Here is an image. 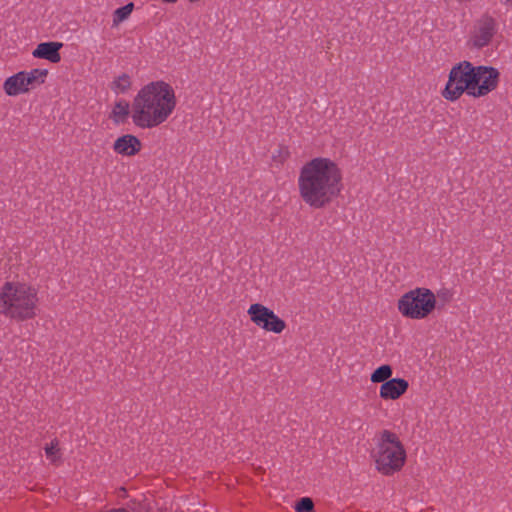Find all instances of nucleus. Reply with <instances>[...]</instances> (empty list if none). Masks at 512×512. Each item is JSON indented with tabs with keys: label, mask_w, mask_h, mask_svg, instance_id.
<instances>
[{
	"label": "nucleus",
	"mask_w": 512,
	"mask_h": 512,
	"mask_svg": "<svg viewBox=\"0 0 512 512\" xmlns=\"http://www.w3.org/2000/svg\"><path fill=\"white\" fill-rule=\"evenodd\" d=\"M503 2H505L506 4H509L512 6V0H502Z\"/></svg>",
	"instance_id": "nucleus-21"
},
{
	"label": "nucleus",
	"mask_w": 512,
	"mask_h": 512,
	"mask_svg": "<svg viewBox=\"0 0 512 512\" xmlns=\"http://www.w3.org/2000/svg\"><path fill=\"white\" fill-rule=\"evenodd\" d=\"M62 46L63 44L60 42H43L37 45L32 55L35 58L46 59L52 63H57L61 59L59 50Z\"/></svg>",
	"instance_id": "nucleus-12"
},
{
	"label": "nucleus",
	"mask_w": 512,
	"mask_h": 512,
	"mask_svg": "<svg viewBox=\"0 0 512 512\" xmlns=\"http://www.w3.org/2000/svg\"><path fill=\"white\" fill-rule=\"evenodd\" d=\"M142 143L138 137L132 134H125L118 137L113 143V150L116 154L124 157H132L140 152Z\"/></svg>",
	"instance_id": "nucleus-9"
},
{
	"label": "nucleus",
	"mask_w": 512,
	"mask_h": 512,
	"mask_svg": "<svg viewBox=\"0 0 512 512\" xmlns=\"http://www.w3.org/2000/svg\"><path fill=\"white\" fill-rule=\"evenodd\" d=\"M494 34V21L486 18L480 21L473 31L470 38L471 44L476 48H482L486 46Z\"/></svg>",
	"instance_id": "nucleus-11"
},
{
	"label": "nucleus",
	"mask_w": 512,
	"mask_h": 512,
	"mask_svg": "<svg viewBox=\"0 0 512 512\" xmlns=\"http://www.w3.org/2000/svg\"><path fill=\"white\" fill-rule=\"evenodd\" d=\"M392 368L390 365H381L371 374L370 380L372 383H384L390 380L392 376Z\"/></svg>",
	"instance_id": "nucleus-15"
},
{
	"label": "nucleus",
	"mask_w": 512,
	"mask_h": 512,
	"mask_svg": "<svg viewBox=\"0 0 512 512\" xmlns=\"http://www.w3.org/2000/svg\"><path fill=\"white\" fill-rule=\"evenodd\" d=\"M48 71L46 69H31L29 71H20L8 77L3 83L4 92L11 97L28 93L30 90L43 84L46 80Z\"/></svg>",
	"instance_id": "nucleus-7"
},
{
	"label": "nucleus",
	"mask_w": 512,
	"mask_h": 512,
	"mask_svg": "<svg viewBox=\"0 0 512 512\" xmlns=\"http://www.w3.org/2000/svg\"><path fill=\"white\" fill-rule=\"evenodd\" d=\"M247 314L250 320L264 331L280 334L286 328L285 321L263 304H251L247 310Z\"/></svg>",
	"instance_id": "nucleus-8"
},
{
	"label": "nucleus",
	"mask_w": 512,
	"mask_h": 512,
	"mask_svg": "<svg viewBox=\"0 0 512 512\" xmlns=\"http://www.w3.org/2000/svg\"><path fill=\"white\" fill-rule=\"evenodd\" d=\"M165 3H176L178 0H162Z\"/></svg>",
	"instance_id": "nucleus-20"
},
{
	"label": "nucleus",
	"mask_w": 512,
	"mask_h": 512,
	"mask_svg": "<svg viewBox=\"0 0 512 512\" xmlns=\"http://www.w3.org/2000/svg\"><path fill=\"white\" fill-rule=\"evenodd\" d=\"M277 151L279 153V154H277V157L280 158L279 162L284 161V159H286L288 157L289 152L286 148L280 147Z\"/></svg>",
	"instance_id": "nucleus-19"
},
{
	"label": "nucleus",
	"mask_w": 512,
	"mask_h": 512,
	"mask_svg": "<svg viewBox=\"0 0 512 512\" xmlns=\"http://www.w3.org/2000/svg\"><path fill=\"white\" fill-rule=\"evenodd\" d=\"M38 304V289L27 281L12 279L0 286V314L8 319H33L37 315Z\"/></svg>",
	"instance_id": "nucleus-4"
},
{
	"label": "nucleus",
	"mask_w": 512,
	"mask_h": 512,
	"mask_svg": "<svg viewBox=\"0 0 512 512\" xmlns=\"http://www.w3.org/2000/svg\"><path fill=\"white\" fill-rule=\"evenodd\" d=\"M132 119V105L125 100L115 102L112 107L110 118L115 124H124L128 118Z\"/></svg>",
	"instance_id": "nucleus-13"
},
{
	"label": "nucleus",
	"mask_w": 512,
	"mask_h": 512,
	"mask_svg": "<svg viewBox=\"0 0 512 512\" xmlns=\"http://www.w3.org/2000/svg\"><path fill=\"white\" fill-rule=\"evenodd\" d=\"M177 105L175 89L167 82L152 81L141 87L132 100V123L152 129L165 123Z\"/></svg>",
	"instance_id": "nucleus-2"
},
{
	"label": "nucleus",
	"mask_w": 512,
	"mask_h": 512,
	"mask_svg": "<svg viewBox=\"0 0 512 512\" xmlns=\"http://www.w3.org/2000/svg\"><path fill=\"white\" fill-rule=\"evenodd\" d=\"M409 383L403 378H392L384 382L379 389V396L384 400H397L408 390Z\"/></svg>",
	"instance_id": "nucleus-10"
},
{
	"label": "nucleus",
	"mask_w": 512,
	"mask_h": 512,
	"mask_svg": "<svg viewBox=\"0 0 512 512\" xmlns=\"http://www.w3.org/2000/svg\"><path fill=\"white\" fill-rule=\"evenodd\" d=\"M371 457L380 473L392 475L404 466L406 450L395 433L384 430L374 439Z\"/></svg>",
	"instance_id": "nucleus-5"
},
{
	"label": "nucleus",
	"mask_w": 512,
	"mask_h": 512,
	"mask_svg": "<svg viewBox=\"0 0 512 512\" xmlns=\"http://www.w3.org/2000/svg\"><path fill=\"white\" fill-rule=\"evenodd\" d=\"M131 85V77L127 74H121L114 78L110 88L116 94H123L130 89Z\"/></svg>",
	"instance_id": "nucleus-14"
},
{
	"label": "nucleus",
	"mask_w": 512,
	"mask_h": 512,
	"mask_svg": "<svg viewBox=\"0 0 512 512\" xmlns=\"http://www.w3.org/2000/svg\"><path fill=\"white\" fill-rule=\"evenodd\" d=\"M133 8H134L133 3H128L127 5L116 9L114 12V17H113L114 25H118L119 23L126 20L132 13Z\"/></svg>",
	"instance_id": "nucleus-16"
},
{
	"label": "nucleus",
	"mask_w": 512,
	"mask_h": 512,
	"mask_svg": "<svg viewBox=\"0 0 512 512\" xmlns=\"http://www.w3.org/2000/svg\"><path fill=\"white\" fill-rule=\"evenodd\" d=\"M437 306L435 293L426 287H416L405 292L397 301L399 313L408 319L423 320L430 316Z\"/></svg>",
	"instance_id": "nucleus-6"
},
{
	"label": "nucleus",
	"mask_w": 512,
	"mask_h": 512,
	"mask_svg": "<svg viewBox=\"0 0 512 512\" xmlns=\"http://www.w3.org/2000/svg\"><path fill=\"white\" fill-rule=\"evenodd\" d=\"M143 509L148 510V509H150V507H148V505L145 504Z\"/></svg>",
	"instance_id": "nucleus-22"
},
{
	"label": "nucleus",
	"mask_w": 512,
	"mask_h": 512,
	"mask_svg": "<svg viewBox=\"0 0 512 512\" xmlns=\"http://www.w3.org/2000/svg\"><path fill=\"white\" fill-rule=\"evenodd\" d=\"M500 72L491 66H474L461 61L450 70L442 96L448 101L458 100L464 93L481 98L494 91L499 84Z\"/></svg>",
	"instance_id": "nucleus-3"
},
{
	"label": "nucleus",
	"mask_w": 512,
	"mask_h": 512,
	"mask_svg": "<svg viewBox=\"0 0 512 512\" xmlns=\"http://www.w3.org/2000/svg\"><path fill=\"white\" fill-rule=\"evenodd\" d=\"M45 453L49 461L56 462L60 457L58 443L52 442L49 446L45 448Z\"/></svg>",
	"instance_id": "nucleus-18"
},
{
	"label": "nucleus",
	"mask_w": 512,
	"mask_h": 512,
	"mask_svg": "<svg viewBox=\"0 0 512 512\" xmlns=\"http://www.w3.org/2000/svg\"><path fill=\"white\" fill-rule=\"evenodd\" d=\"M297 187L306 205L314 209L324 208L341 194L343 171L330 157H313L301 166Z\"/></svg>",
	"instance_id": "nucleus-1"
},
{
	"label": "nucleus",
	"mask_w": 512,
	"mask_h": 512,
	"mask_svg": "<svg viewBox=\"0 0 512 512\" xmlns=\"http://www.w3.org/2000/svg\"><path fill=\"white\" fill-rule=\"evenodd\" d=\"M313 508V501L308 497L301 498L295 506L296 512H313Z\"/></svg>",
	"instance_id": "nucleus-17"
}]
</instances>
